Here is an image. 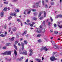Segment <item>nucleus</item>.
<instances>
[{
  "mask_svg": "<svg viewBox=\"0 0 62 62\" xmlns=\"http://www.w3.org/2000/svg\"><path fill=\"white\" fill-rule=\"evenodd\" d=\"M18 46H21V44H20V43H19L18 44Z\"/></svg>",
  "mask_w": 62,
  "mask_h": 62,
  "instance_id": "obj_60",
  "label": "nucleus"
},
{
  "mask_svg": "<svg viewBox=\"0 0 62 62\" xmlns=\"http://www.w3.org/2000/svg\"><path fill=\"white\" fill-rule=\"evenodd\" d=\"M7 55H9L11 54V51H6Z\"/></svg>",
  "mask_w": 62,
  "mask_h": 62,
  "instance_id": "obj_3",
  "label": "nucleus"
},
{
  "mask_svg": "<svg viewBox=\"0 0 62 62\" xmlns=\"http://www.w3.org/2000/svg\"><path fill=\"white\" fill-rule=\"evenodd\" d=\"M24 49V46H22V51Z\"/></svg>",
  "mask_w": 62,
  "mask_h": 62,
  "instance_id": "obj_31",
  "label": "nucleus"
},
{
  "mask_svg": "<svg viewBox=\"0 0 62 62\" xmlns=\"http://www.w3.org/2000/svg\"><path fill=\"white\" fill-rule=\"evenodd\" d=\"M60 22H58V26H59V24H60Z\"/></svg>",
  "mask_w": 62,
  "mask_h": 62,
  "instance_id": "obj_48",
  "label": "nucleus"
},
{
  "mask_svg": "<svg viewBox=\"0 0 62 62\" xmlns=\"http://www.w3.org/2000/svg\"><path fill=\"white\" fill-rule=\"evenodd\" d=\"M24 44H27V41L26 40H24Z\"/></svg>",
  "mask_w": 62,
  "mask_h": 62,
  "instance_id": "obj_22",
  "label": "nucleus"
},
{
  "mask_svg": "<svg viewBox=\"0 0 62 62\" xmlns=\"http://www.w3.org/2000/svg\"><path fill=\"white\" fill-rule=\"evenodd\" d=\"M3 15H4V12H2L0 14V16L1 17H3Z\"/></svg>",
  "mask_w": 62,
  "mask_h": 62,
  "instance_id": "obj_11",
  "label": "nucleus"
},
{
  "mask_svg": "<svg viewBox=\"0 0 62 62\" xmlns=\"http://www.w3.org/2000/svg\"><path fill=\"white\" fill-rule=\"evenodd\" d=\"M43 17H41L40 18H39V19L41 20H42V19H43Z\"/></svg>",
  "mask_w": 62,
  "mask_h": 62,
  "instance_id": "obj_42",
  "label": "nucleus"
},
{
  "mask_svg": "<svg viewBox=\"0 0 62 62\" xmlns=\"http://www.w3.org/2000/svg\"><path fill=\"white\" fill-rule=\"evenodd\" d=\"M29 52H30V56H31L32 55L33 52H32V49H31L30 50H29Z\"/></svg>",
  "mask_w": 62,
  "mask_h": 62,
  "instance_id": "obj_5",
  "label": "nucleus"
},
{
  "mask_svg": "<svg viewBox=\"0 0 62 62\" xmlns=\"http://www.w3.org/2000/svg\"><path fill=\"white\" fill-rule=\"evenodd\" d=\"M19 53L20 54H23V52L22 51V50H21V49H19Z\"/></svg>",
  "mask_w": 62,
  "mask_h": 62,
  "instance_id": "obj_9",
  "label": "nucleus"
},
{
  "mask_svg": "<svg viewBox=\"0 0 62 62\" xmlns=\"http://www.w3.org/2000/svg\"><path fill=\"white\" fill-rule=\"evenodd\" d=\"M55 54V52H54L53 53V55H52V56H54V54Z\"/></svg>",
  "mask_w": 62,
  "mask_h": 62,
  "instance_id": "obj_40",
  "label": "nucleus"
},
{
  "mask_svg": "<svg viewBox=\"0 0 62 62\" xmlns=\"http://www.w3.org/2000/svg\"><path fill=\"white\" fill-rule=\"evenodd\" d=\"M54 49H56V48H57V46H54Z\"/></svg>",
  "mask_w": 62,
  "mask_h": 62,
  "instance_id": "obj_25",
  "label": "nucleus"
},
{
  "mask_svg": "<svg viewBox=\"0 0 62 62\" xmlns=\"http://www.w3.org/2000/svg\"><path fill=\"white\" fill-rule=\"evenodd\" d=\"M8 2H4V4H8Z\"/></svg>",
  "mask_w": 62,
  "mask_h": 62,
  "instance_id": "obj_37",
  "label": "nucleus"
},
{
  "mask_svg": "<svg viewBox=\"0 0 62 62\" xmlns=\"http://www.w3.org/2000/svg\"><path fill=\"white\" fill-rule=\"evenodd\" d=\"M51 42L53 45H54L55 44V42H54V41H51Z\"/></svg>",
  "mask_w": 62,
  "mask_h": 62,
  "instance_id": "obj_19",
  "label": "nucleus"
},
{
  "mask_svg": "<svg viewBox=\"0 0 62 62\" xmlns=\"http://www.w3.org/2000/svg\"><path fill=\"white\" fill-rule=\"evenodd\" d=\"M11 18H12V17L11 16H9L8 17V20H10Z\"/></svg>",
  "mask_w": 62,
  "mask_h": 62,
  "instance_id": "obj_23",
  "label": "nucleus"
},
{
  "mask_svg": "<svg viewBox=\"0 0 62 62\" xmlns=\"http://www.w3.org/2000/svg\"><path fill=\"white\" fill-rule=\"evenodd\" d=\"M38 42H41V40L39 39L38 40Z\"/></svg>",
  "mask_w": 62,
  "mask_h": 62,
  "instance_id": "obj_45",
  "label": "nucleus"
},
{
  "mask_svg": "<svg viewBox=\"0 0 62 62\" xmlns=\"http://www.w3.org/2000/svg\"><path fill=\"white\" fill-rule=\"evenodd\" d=\"M14 53L16 56L17 55V51H16V50H14Z\"/></svg>",
  "mask_w": 62,
  "mask_h": 62,
  "instance_id": "obj_16",
  "label": "nucleus"
},
{
  "mask_svg": "<svg viewBox=\"0 0 62 62\" xmlns=\"http://www.w3.org/2000/svg\"><path fill=\"white\" fill-rule=\"evenodd\" d=\"M30 22V20H29V19H28L27 20V23H28V22Z\"/></svg>",
  "mask_w": 62,
  "mask_h": 62,
  "instance_id": "obj_49",
  "label": "nucleus"
},
{
  "mask_svg": "<svg viewBox=\"0 0 62 62\" xmlns=\"http://www.w3.org/2000/svg\"><path fill=\"white\" fill-rule=\"evenodd\" d=\"M50 59L52 61H54L55 60H57V59L55 58L54 56L51 57L50 58Z\"/></svg>",
  "mask_w": 62,
  "mask_h": 62,
  "instance_id": "obj_1",
  "label": "nucleus"
},
{
  "mask_svg": "<svg viewBox=\"0 0 62 62\" xmlns=\"http://www.w3.org/2000/svg\"><path fill=\"white\" fill-rule=\"evenodd\" d=\"M46 48L47 47L46 46H45V47L43 46L40 49L41 51H42V50H43V51L45 50Z\"/></svg>",
  "mask_w": 62,
  "mask_h": 62,
  "instance_id": "obj_4",
  "label": "nucleus"
},
{
  "mask_svg": "<svg viewBox=\"0 0 62 62\" xmlns=\"http://www.w3.org/2000/svg\"><path fill=\"white\" fill-rule=\"evenodd\" d=\"M54 33L55 34H56L58 33V32L57 31H55L54 32Z\"/></svg>",
  "mask_w": 62,
  "mask_h": 62,
  "instance_id": "obj_30",
  "label": "nucleus"
},
{
  "mask_svg": "<svg viewBox=\"0 0 62 62\" xmlns=\"http://www.w3.org/2000/svg\"><path fill=\"white\" fill-rule=\"evenodd\" d=\"M45 32V30L44 29L42 30V33H44Z\"/></svg>",
  "mask_w": 62,
  "mask_h": 62,
  "instance_id": "obj_24",
  "label": "nucleus"
},
{
  "mask_svg": "<svg viewBox=\"0 0 62 62\" xmlns=\"http://www.w3.org/2000/svg\"><path fill=\"white\" fill-rule=\"evenodd\" d=\"M42 3L43 5H44V1H43L42 2Z\"/></svg>",
  "mask_w": 62,
  "mask_h": 62,
  "instance_id": "obj_53",
  "label": "nucleus"
},
{
  "mask_svg": "<svg viewBox=\"0 0 62 62\" xmlns=\"http://www.w3.org/2000/svg\"><path fill=\"white\" fill-rule=\"evenodd\" d=\"M25 11H27V14H30V12H31L30 11V9H28L27 10H25Z\"/></svg>",
  "mask_w": 62,
  "mask_h": 62,
  "instance_id": "obj_7",
  "label": "nucleus"
},
{
  "mask_svg": "<svg viewBox=\"0 0 62 62\" xmlns=\"http://www.w3.org/2000/svg\"><path fill=\"white\" fill-rule=\"evenodd\" d=\"M19 10L17 9L16 10V12H19Z\"/></svg>",
  "mask_w": 62,
  "mask_h": 62,
  "instance_id": "obj_38",
  "label": "nucleus"
},
{
  "mask_svg": "<svg viewBox=\"0 0 62 62\" xmlns=\"http://www.w3.org/2000/svg\"><path fill=\"white\" fill-rule=\"evenodd\" d=\"M17 0H12V1L13 2H16Z\"/></svg>",
  "mask_w": 62,
  "mask_h": 62,
  "instance_id": "obj_41",
  "label": "nucleus"
},
{
  "mask_svg": "<svg viewBox=\"0 0 62 62\" xmlns=\"http://www.w3.org/2000/svg\"><path fill=\"white\" fill-rule=\"evenodd\" d=\"M6 46H4L3 47V50H5V49H6Z\"/></svg>",
  "mask_w": 62,
  "mask_h": 62,
  "instance_id": "obj_34",
  "label": "nucleus"
},
{
  "mask_svg": "<svg viewBox=\"0 0 62 62\" xmlns=\"http://www.w3.org/2000/svg\"><path fill=\"white\" fill-rule=\"evenodd\" d=\"M41 36V34H39L37 35V37H38L39 38H40Z\"/></svg>",
  "mask_w": 62,
  "mask_h": 62,
  "instance_id": "obj_18",
  "label": "nucleus"
},
{
  "mask_svg": "<svg viewBox=\"0 0 62 62\" xmlns=\"http://www.w3.org/2000/svg\"><path fill=\"white\" fill-rule=\"evenodd\" d=\"M42 12H39V14L38 15V17H40L41 15V14H42Z\"/></svg>",
  "mask_w": 62,
  "mask_h": 62,
  "instance_id": "obj_14",
  "label": "nucleus"
},
{
  "mask_svg": "<svg viewBox=\"0 0 62 62\" xmlns=\"http://www.w3.org/2000/svg\"><path fill=\"white\" fill-rule=\"evenodd\" d=\"M59 17V15H57L56 16V18H58V17Z\"/></svg>",
  "mask_w": 62,
  "mask_h": 62,
  "instance_id": "obj_44",
  "label": "nucleus"
},
{
  "mask_svg": "<svg viewBox=\"0 0 62 62\" xmlns=\"http://www.w3.org/2000/svg\"><path fill=\"white\" fill-rule=\"evenodd\" d=\"M14 16L15 17H16V14H14Z\"/></svg>",
  "mask_w": 62,
  "mask_h": 62,
  "instance_id": "obj_61",
  "label": "nucleus"
},
{
  "mask_svg": "<svg viewBox=\"0 0 62 62\" xmlns=\"http://www.w3.org/2000/svg\"><path fill=\"white\" fill-rule=\"evenodd\" d=\"M35 60L36 61H39L40 60V59H35Z\"/></svg>",
  "mask_w": 62,
  "mask_h": 62,
  "instance_id": "obj_35",
  "label": "nucleus"
},
{
  "mask_svg": "<svg viewBox=\"0 0 62 62\" xmlns=\"http://www.w3.org/2000/svg\"><path fill=\"white\" fill-rule=\"evenodd\" d=\"M58 26L60 27V28H62V25H61V26H60V25H59Z\"/></svg>",
  "mask_w": 62,
  "mask_h": 62,
  "instance_id": "obj_47",
  "label": "nucleus"
},
{
  "mask_svg": "<svg viewBox=\"0 0 62 62\" xmlns=\"http://www.w3.org/2000/svg\"><path fill=\"white\" fill-rule=\"evenodd\" d=\"M33 19L34 20H37V18L36 17H34L33 18Z\"/></svg>",
  "mask_w": 62,
  "mask_h": 62,
  "instance_id": "obj_43",
  "label": "nucleus"
},
{
  "mask_svg": "<svg viewBox=\"0 0 62 62\" xmlns=\"http://www.w3.org/2000/svg\"><path fill=\"white\" fill-rule=\"evenodd\" d=\"M28 59H27L26 61L25 62H28Z\"/></svg>",
  "mask_w": 62,
  "mask_h": 62,
  "instance_id": "obj_55",
  "label": "nucleus"
},
{
  "mask_svg": "<svg viewBox=\"0 0 62 62\" xmlns=\"http://www.w3.org/2000/svg\"><path fill=\"white\" fill-rule=\"evenodd\" d=\"M45 1L46 2L48 3V0H45Z\"/></svg>",
  "mask_w": 62,
  "mask_h": 62,
  "instance_id": "obj_59",
  "label": "nucleus"
},
{
  "mask_svg": "<svg viewBox=\"0 0 62 62\" xmlns=\"http://www.w3.org/2000/svg\"><path fill=\"white\" fill-rule=\"evenodd\" d=\"M26 31H24V34H26Z\"/></svg>",
  "mask_w": 62,
  "mask_h": 62,
  "instance_id": "obj_51",
  "label": "nucleus"
},
{
  "mask_svg": "<svg viewBox=\"0 0 62 62\" xmlns=\"http://www.w3.org/2000/svg\"><path fill=\"white\" fill-rule=\"evenodd\" d=\"M5 29H6L7 28V25H5L4 26Z\"/></svg>",
  "mask_w": 62,
  "mask_h": 62,
  "instance_id": "obj_56",
  "label": "nucleus"
},
{
  "mask_svg": "<svg viewBox=\"0 0 62 62\" xmlns=\"http://www.w3.org/2000/svg\"><path fill=\"white\" fill-rule=\"evenodd\" d=\"M14 47L16 49V50H17L18 49L17 46H16V45H15V44L14 45Z\"/></svg>",
  "mask_w": 62,
  "mask_h": 62,
  "instance_id": "obj_17",
  "label": "nucleus"
},
{
  "mask_svg": "<svg viewBox=\"0 0 62 62\" xmlns=\"http://www.w3.org/2000/svg\"><path fill=\"white\" fill-rule=\"evenodd\" d=\"M23 57H21L20 58V59H18V60H19V61H21L22 60V59H23Z\"/></svg>",
  "mask_w": 62,
  "mask_h": 62,
  "instance_id": "obj_15",
  "label": "nucleus"
},
{
  "mask_svg": "<svg viewBox=\"0 0 62 62\" xmlns=\"http://www.w3.org/2000/svg\"><path fill=\"white\" fill-rule=\"evenodd\" d=\"M7 9V8L5 7L4 8V11H6Z\"/></svg>",
  "mask_w": 62,
  "mask_h": 62,
  "instance_id": "obj_29",
  "label": "nucleus"
},
{
  "mask_svg": "<svg viewBox=\"0 0 62 62\" xmlns=\"http://www.w3.org/2000/svg\"><path fill=\"white\" fill-rule=\"evenodd\" d=\"M30 26L31 27H32V26H33V24H31L30 25Z\"/></svg>",
  "mask_w": 62,
  "mask_h": 62,
  "instance_id": "obj_57",
  "label": "nucleus"
},
{
  "mask_svg": "<svg viewBox=\"0 0 62 62\" xmlns=\"http://www.w3.org/2000/svg\"><path fill=\"white\" fill-rule=\"evenodd\" d=\"M10 16H14V14L13 13H12L11 14H10Z\"/></svg>",
  "mask_w": 62,
  "mask_h": 62,
  "instance_id": "obj_39",
  "label": "nucleus"
},
{
  "mask_svg": "<svg viewBox=\"0 0 62 62\" xmlns=\"http://www.w3.org/2000/svg\"><path fill=\"white\" fill-rule=\"evenodd\" d=\"M45 49V50L46 51H48V49L47 48H46Z\"/></svg>",
  "mask_w": 62,
  "mask_h": 62,
  "instance_id": "obj_62",
  "label": "nucleus"
},
{
  "mask_svg": "<svg viewBox=\"0 0 62 62\" xmlns=\"http://www.w3.org/2000/svg\"><path fill=\"white\" fill-rule=\"evenodd\" d=\"M18 41H16L15 42V44H16H16H17V43H18Z\"/></svg>",
  "mask_w": 62,
  "mask_h": 62,
  "instance_id": "obj_33",
  "label": "nucleus"
},
{
  "mask_svg": "<svg viewBox=\"0 0 62 62\" xmlns=\"http://www.w3.org/2000/svg\"><path fill=\"white\" fill-rule=\"evenodd\" d=\"M45 7L46 8H48V6H47V5H46Z\"/></svg>",
  "mask_w": 62,
  "mask_h": 62,
  "instance_id": "obj_52",
  "label": "nucleus"
},
{
  "mask_svg": "<svg viewBox=\"0 0 62 62\" xmlns=\"http://www.w3.org/2000/svg\"><path fill=\"white\" fill-rule=\"evenodd\" d=\"M36 32L37 33H39L40 32V31H39V29H37L36 31Z\"/></svg>",
  "mask_w": 62,
  "mask_h": 62,
  "instance_id": "obj_10",
  "label": "nucleus"
},
{
  "mask_svg": "<svg viewBox=\"0 0 62 62\" xmlns=\"http://www.w3.org/2000/svg\"><path fill=\"white\" fill-rule=\"evenodd\" d=\"M14 38L13 37L11 39H9V40L10 41H13V40H14Z\"/></svg>",
  "mask_w": 62,
  "mask_h": 62,
  "instance_id": "obj_8",
  "label": "nucleus"
},
{
  "mask_svg": "<svg viewBox=\"0 0 62 62\" xmlns=\"http://www.w3.org/2000/svg\"><path fill=\"white\" fill-rule=\"evenodd\" d=\"M27 52L25 50H24L23 52V54L24 55H27Z\"/></svg>",
  "mask_w": 62,
  "mask_h": 62,
  "instance_id": "obj_2",
  "label": "nucleus"
},
{
  "mask_svg": "<svg viewBox=\"0 0 62 62\" xmlns=\"http://www.w3.org/2000/svg\"><path fill=\"white\" fill-rule=\"evenodd\" d=\"M24 44L23 43H21V46L22 47H24Z\"/></svg>",
  "mask_w": 62,
  "mask_h": 62,
  "instance_id": "obj_21",
  "label": "nucleus"
},
{
  "mask_svg": "<svg viewBox=\"0 0 62 62\" xmlns=\"http://www.w3.org/2000/svg\"><path fill=\"white\" fill-rule=\"evenodd\" d=\"M54 2H52L51 3L52 5H54Z\"/></svg>",
  "mask_w": 62,
  "mask_h": 62,
  "instance_id": "obj_63",
  "label": "nucleus"
},
{
  "mask_svg": "<svg viewBox=\"0 0 62 62\" xmlns=\"http://www.w3.org/2000/svg\"><path fill=\"white\" fill-rule=\"evenodd\" d=\"M17 30V28L16 27L14 28L13 29V31H16Z\"/></svg>",
  "mask_w": 62,
  "mask_h": 62,
  "instance_id": "obj_12",
  "label": "nucleus"
},
{
  "mask_svg": "<svg viewBox=\"0 0 62 62\" xmlns=\"http://www.w3.org/2000/svg\"><path fill=\"white\" fill-rule=\"evenodd\" d=\"M50 24H51V22H48V25L49 26H50Z\"/></svg>",
  "mask_w": 62,
  "mask_h": 62,
  "instance_id": "obj_50",
  "label": "nucleus"
},
{
  "mask_svg": "<svg viewBox=\"0 0 62 62\" xmlns=\"http://www.w3.org/2000/svg\"><path fill=\"white\" fill-rule=\"evenodd\" d=\"M40 2H41V1H39V2H37L36 3V6H37L36 8H38V6H39V3H40Z\"/></svg>",
  "mask_w": 62,
  "mask_h": 62,
  "instance_id": "obj_6",
  "label": "nucleus"
},
{
  "mask_svg": "<svg viewBox=\"0 0 62 62\" xmlns=\"http://www.w3.org/2000/svg\"><path fill=\"white\" fill-rule=\"evenodd\" d=\"M0 36H1V37H5V35H3V34H2Z\"/></svg>",
  "mask_w": 62,
  "mask_h": 62,
  "instance_id": "obj_20",
  "label": "nucleus"
},
{
  "mask_svg": "<svg viewBox=\"0 0 62 62\" xmlns=\"http://www.w3.org/2000/svg\"><path fill=\"white\" fill-rule=\"evenodd\" d=\"M17 21H18V22H20V21H21V20H20L19 19H17Z\"/></svg>",
  "mask_w": 62,
  "mask_h": 62,
  "instance_id": "obj_54",
  "label": "nucleus"
},
{
  "mask_svg": "<svg viewBox=\"0 0 62 62\" xmlns=\"http://www.w3.org/2000/svg\"><path fill=\"white\" fill-rule=\"evenodd\" d=\"M9 44H10V43H8L7 44V45H6V46H9Z\"/></svg>",
  "mask_w": 62,
  "mask_h": 62,
  "instance_id": "obj_58",
  "label": "nucleus"
},
{
  "mask_svg": "<svg viewBox=\"0 0 62 62\" xmlns=\"http://www.w3.org/2000/svg\"><path fill=\"white\" fill-rule=\"evenodd\" d=\"M46 12H44V17H46Z\"/></svg>",
  "mask_w": 62,
  "mask_h": 62,
  "instance_id": "obj_27",
  "label": "nucleus"
},
{
  "mask_svg": "<svg viewBox=\"0 0 62 62\" xmlns=\"http://www.w3.org/2000/svg\"><path fill=\"white\" fill-rule=\"evenodd\" d=\"M10 8L9 7H8V10H10Z\"/></svg>",
  "mask_w": 62,
  "mask_h": 62,
  "instance_id": "obj_64",
  "label": "nucleus"
},
{
  "mask_svg": "<svg viewBox=\"0 0 62 62\" xmlns=\"http://www.w3.org/2000/svg\"><path fill=\"white\" fill-rule=\"evenodd\" d=\"M34 15L36 16V15H37L38 13H34Z\"/></svg>",
  "mask_w": 62,
  "mask_h": 62,
  "instance_id": "obj_36",
  "label": "nucleus"
},
{
  "mask_svg": "<svg viewBox=\"0 0 62 62\" xmlns=\"http://www.w3.org/2000/svg\"><path fill=\"white\" fill-rule=\"evenodd\" d=\"M32 11L33 12L36 11V10L35 9H32Z\"/></svg>",
  "mask_w": 62,
  "mask_h": 62,
  "instance_id": "obj_32",
  "label": "nucleus"
},
{
  "mask_svg": "<svg viewBox=\"0 0 62 62\" xmlns=\"http://www.w3.org/2000/svg\"><path fill=\"white\" fill-rule=\"evenodd\" d=\"M54 26L55 27H56V24H54Z\"/></svg>",
  "mask_w": 62,
  "mask_h": 62,
  "instance_id": "obj_46",
  "label": "nucleus"
},
{
  "mask_svg": "<svg viewBox=\"0 0 62 62\" xmlns=\"http://www.w3.org/2000/svg\"><path fill=\"white\" fill-rule=\"evenodd\" d=\"M59 17L60 18H62V15H59Z\"/></svg>",
  "mask_w": 62,
  "mask_h": 62,
  "instance_id": "obj_26",
  "label": "nucleus"
},
{
  "mask_svg": "<svg viewBox=\"0 0 62 62\" xmlns=\"http://www.w3.org/2000/svg\"><path fill=\"white\" fill-rule=\"evenodd\" d=\"M50 20H51V22H53V21H54V19H53V18H52L50 17Z\"/></svg>",
  "mask_w": 62,
  "mask_h": 62,
  "instance_id": "obj_28",
  "label": "nucleus"
},
{
  "mask_svg": "<svg viewBox=\"0 0 62 62\" xmlns=\"http://www.w3.org/2000/svg\"><path fill=\"white\" fill-rule=\"evenodd\" d=\"M1 54L3 55H6V54H7V52L6 51V52H4V53H2Z\"/></svg>",
  "mask_w": 62,
  "mask_h": 62,
  "instance_id": "obj_13",
  "label": "nucleus"
}]
</instances>
